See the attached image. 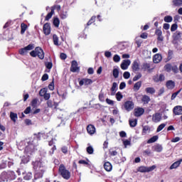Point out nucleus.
I'll return each instance as SVG.
<instances>
[{
  "instance_id": "1",
  "label": "nucleus",
  "mask_w": 182,
  "mask_h": 182,
  "mask_svg": "<svg viewBox=\"0 0 182 182\" xmlns=\"http://www.w3.org/2000/svg\"><path fill=\"white\" fill-rule=\"evenodd\" d=\"M33 166L36 171L35 178H42V177H43V173H45V170H46V168L43 166V163L36 161L33 163Z\"/></svg>"
},
{
  "instance_id": "2",
  "label": "nucleus",
  "mask_w": 182,
  "mask_h": 182,
  "mask_svg": "<svg viewBox=\"0 0 182 182\" xmlns=\"http://www.w3.org/2000/svg\"><path fill=\"white\" fill-rule=\"evenodd\" d=\"M16 178L14 171H4L0 174V182H10Z\"/></svg>"
},
{
  "instance_id": "3",
  "label": "nucleus",
  "mask_w": 182,
  "mask_h": 182,
  "mask_svg": "<svg viewBox=\"0 0 182 182\" xmlns=\"http://www.w3.org/2000/svg\"><path fill=\"white\" fill-rule=\"evenodd\" d=\"M30 55L32 58H39L41 60L45 58V52L41 47H36L30 53Z\"/></svg>"
},
{
  "instance_id": "4",
  "label": "nucleus",
  "mask_w": 182,
  "mask_h": 182,
  "mask_svg": "<svg viewBox=\"0 0 182 182\" xmlns=\"http://www.w3.org/2000/svg\"><path fill=\"white\" fill-rule=\"evenodd\" d=\"M59 173L65 180H69L70 178V172L66 169L63 164L60 165Z\"/></svg>"
},
{
  "instance_id": "5",
  "label": "nucleus",
  "mask_w": 182,
  "mask_h": 182,
  "mask_svg": "<svg viewBox=\"0 0 182 182\" xmlns=\"http://www.w3.org/2000/svg\"><path fill=\"white\" fill-rule=\"evenodd\" d=\"M33 49H35V45L29 44L28 46L24 47L23 48L20 49L19 53L20 55H22L23 56L26 55V53H28V50H33Z\"/></svg>"
},
{
  "instance_id": "6",
  "label": "nucleus",
  "mask_w": 182,
  "mask_h": 182,
  "mask_svg": "<svg viewBox=\"0 0 182 182\" xmlns=\"http://www.w3.org/2000/svg\"><path fill=\"white\" fill-rule=\"evenodd\" d=\"M156 168V166L153 165L152 166H140L138 168V171L139 173H150V171H153Z\"/></svg>"
},
{
  "instance_id": "7",
  "label": "nucleus",
  "mask_w": 182,
  "mask_h": 182,
  "mask_svg": "<svg viewBox=\"0 0 182 182\" xmlns=\"http://www.w3.org/2000/svg\"><path fill=\"white\" fill-rule=\"evenodd\" d=\"M35 151V146L33 144H29L27 146H26V149L24 150V152L28 154V157H29V155L32 154Z\"/></svg>"
},
{
  "instance_id": "8",
  "label": "nucleus",
  "mask_w": 182,
  "mask_h": 182,
  "mask_svg": "<svg viewBox=\"0 0 182 182\" xmlns=\"http://www.w3.org/2000/svg\"><path fill=\"white\" fill-rule=\"evenodd\" d=\"M92 83H93V80L89 78H82L79 82L80 86H83V85H85V86H89V85H92Z\"/></svg>"
},
{
  "instance_id": "9",
  "label": "nucleus",
  "mask_w": 182,
  "mask_h": 182,
  "mask_svg": "<svg viewBox=\"0 0 182 182\" xmlns=\"http://www.w3.org/2000/svg\"><path fill=\"white\" fill-rule=\"evenodd\" d=\"M124 109H127V112H130L134 109V103L132 101H127L124 103Z\"/></svg>"
},
{
  "instance_id": "10",
  "label": "nucleus",
  "mask_w": 182,
  "mask_h": 182,
  "mask_svg": "<svg viewBox=\"0 0 182 182\" xmlns=\"http://www.w3.org/2000/svg\"><path fill=\"white\" fill-rule=\"evenodd\" d=\"M130 63H132L130 60H124L121 63V69L122 70H127L129 66H130Z\"/></svg>"
},
{
  "instance_id": "11",
  "label": "nucleus",
  "mask_w": 182,
  "mask_h": 182,
  "mask_svg": "<svg viewBox=\"0 0 182 182\" xmlns=\"http://www.w3.org/2000/svg\"><path fill=\"white\" fill-rule=\"evenodd\" d=\"M43 31L44 34H46V36L50 35V24H49V23H46L43 25Z\"/></svg>"
},
{
  "instance_id": "12",
  "label": "nucleus",
  "mask_w": 182,
  "mask_h": 182,
  "mask_svg": "<svg viewBox=\"0 0 182 182\" xmlns=\"http://www.w3.org/2000/svg\"><path fill=\"white\" fill-rule=\"evenodd\" d=\"M144 114V109L140 107L134 109V114L136 117H140V116H143Z\"/></svg>"
},
{
  "instance_id": "13",
  "label": "nucleus",
  "mask_w": 182,
  "mask_h": 182,
  "mask_svg": "<svg viewBox=\"0 0 182 182\" xmlns=\"http://www.w3.org/2000/svg\"><path fill=\"white\" fill-rule=\"evenodd\" d=\"M87 132L88 134L92 136V134H95V133H96V127H95L93 124H89L88 126H87Z\"/></svg>"
},
{
  "instance_id": "14",
  "label": "nucleus",
  "mask_w": 182,
  "mask_h": 182,
  "mask_svg": "<svg viewBox=\"0 0 182 182\" xmlns=\"http://www.w3.org/2000/svg\"><path fill=\"white\" fill-rule=\"evenodd\" d=\"M173 112L176 116L182 114V106L178 105L173 109Z\"/></svg>"
},
{
  "instance_id": "15",
  "label": "nucleus",
  "mask_w": 182,
  "mask_h": 182,
  "mask_svg": "<svg viewBox=\"0 0 182 182\" xmlns=\"http://www.w3.org/2000/svg\"><path fill=\"white\" fill-rule=\"evenodd\" d=\"M161 120V114L160 113H156L152 115V122L154 123H159Z\"/></svg>"
},
{
  "instance_id": "16",
  "label": "nucleus",
  "mask_w": 182,
  "mask_h": 182,
  "mask_svg": "<svg viewBox=\"0 0 182 182\" xmlns=\"http://www.w3.org/2000/svg\"><path fill=\"white\" fill-rule=\"evenodd\" d=\"M132 70L134 72H139L140 70V63H139V61L134 60L132 63Z\"/></svg>"
},
{
  "instance_id": "17",
  "label": "nucleus",
  "mask_w": 182,
  "mask_h": 182,
  "mask_svg": "<svg viewBox=\"0 0 182 182\" xmlns=\"http://www.w3.org/2000/svg\"><path fill=\"white\" fill-rule=\"evenodd\" d=\"M70 70L71 72H77V70H79V67H77V62L76 60L72 62Z\"/></svg>"
},
{
  "instance_id": "18",
  "label": "nucleus",
  "mask_w": 182,
  "mask_h": 182,
  "mask_svg": "<svg viewBox=\"0 0 182 182\" xmlns=\"http://www.w3.org/2000/svg\"><path fill=\"white\" fill-rule=\"evenodd\" d=\"M152 149L154 151H156V153H161V151H163V146L160 144L154 145Z\"/></svg>"
},
{
  "instance_id": "19",
  "label": "nucleus",
  "mask_w": 182,
  "mask_h": 182,
  "mask_svg": "<svg viewBox=\"0 0 182 182\" xmlns=\"http://www.w3.org/2000/svg\"><path fill=\"white\" fill-rule=\"evenodd\" d=\"M166 86L167 87V89L169 90H173V87H176V82H174V81L173 80H168L166 82Z\"/></svg>"
},
{
  "instance_id": "20",
  "label": "nucleus",
  "mask_w": 182,
  "mask_h": 182,
  "mask_svg": "<svg viewBox=\"0 0 182 182\" xmlns=\"http://www.w3.org/2000/svg\"><path fill=\"white\" fill-rule=\"evenodd\" d=\"M161 55L156 54L153 58L154 63H160V62H161Z\"/></svg>"
},
{
  "instance_id": "21",
  "label": "nucleus",
  "mask_w": 182,
  "mask_h": 182,
  "mask_svg": "<svg viewBox=\"0 0 182 182\" xmlns=\"http://www.w3.org/2000/svg\"><path fill=\"white\" fill-rule=\"evenodd\" d=\"M145 92L148 95H154L156 93V89L153 87H149L145 89Z\"/></svg>"
},
{
  "instance_id": "22",
  "label": "nucleus",
  "mask_w": 182,
  "mask_h": 182,
  "mask_svg": "<svg viewBox=\"0 0 182 182\" xmlns=\"http://www.w3.org/2000/svg\"><path fill=\"white\" fill-rule=\"evenodd\" d=\"M111 95L112 96H114V94L116 92H117V82H113L112 86L111 87Z\"/></svg>"
},
{
  "instance_id": "23",
  "label": "nucleus",
  "mask_w": 182,
  "mask_h": 182,
  "mask_svg": "<svg viewBox=\"0 0 182 182\" xmlns=\"http://www.w3.org/2000/svg\"><path fill=\"white\" fill-rule=\"evenodd\" d=\"M182 162V159H180L179 161H177L176 162H174L171 166H170V169L173 170L174 168H177V167H178L180 166V164H181Z\"/></svg>"
},
{
  "instance_id": "24",
  "label": "nucleus",
  "mask_w": 182,
  "mask_h": 182,
  "mask_svg": "<svg viewBox=\"0 0 182 182\" xmlns=\"http://www.w3.org/2000/svg\"><path fill=\"white\" fill-rule=\"evenodd\" d=\"M104 168L106 171H112V164H110V162H105L104 164Z\"/></svg>"
},
{
  "instance_id": "25",
  "label": "nucleus",
  "mask_w": 182,
  "mask_h": 182,
  "mask_svg": "<svg viewBox=\"0 0 182 182\" xmlns=\"http://www.w3.org/2000/svg\"><path fill=\"white\" fill-rule=\"evenodd\" d=\"M172 5L176 7L182 6V0H172Z\"/></svg>"
},
{
  "instance_id": "26",
  "label": "nucleus",
  "mask_w": 182,
  "mask_h": 182,
  "mask_svg": "<svg viewBox=\"0 0 182 182\" xmlns=\"http://www.w3.org/2000/svg\"><path fill=\"white\" fill-rule=\"evenodd\" d=\"M53 14H55V7H51V11L47 14L46 21H49V19L52 18Z\"/></svg>"
},
{
  "instance_id": "27",
  "label": "nucleus",
  "mask_w": 182,
  "mask_h": 182,
  "mask_svg": "<svg viewBox=\"0 0 182 182\" xmlns=\"http://www.w3.org/2000/svg\"><path fill=\"white\" fill-rule=\"evenodd\" d=\"M141 101L144 105H148L149 102H150V97L149 95H143Z\"/></svg>"
},
{
  "instance_id": "28",
  "label": "nucleus",
  "mask_w": 182,
  "mask_h": 182,
  "mask_svg": "<svg viewBox=\"0 0 182 182\" xmlns=\"http://www.w3.org/2000/svg\"><path fill=\"white\" fill-rule=\"evenodd\" d=\"M140 87H141V81H139L134 84V90L137 92V90H140Z\"/></svg>"
},
{
  "instance_id": "29",
  "label": "nucleus",
  "mask_w": 182,
  "mask_h": 182,
  "mask_svg": "<svg viewBox=\"0 0 182 182\" xmlns=\"http://www.w3.org/2000/svg\"><path fill=\"white\" fill-rule=\"evenodd\" d=\"M147 133H150V127L149 126L143 127L142 136L147 134Z\"/></svg>"
},
{
  "instance_id": "30",
  "label": "nucleus",
  "mask_w": 182,
  "mask_h": 182,
  "mask_svg": "<svg viewBox=\"0 0 182 182\" xmlns=\"http://www.w3.org/2000/svg\"><path fill=\"white\" fill-rule=\"evenodd\" d=\"M157 140H159V136H154L147 141V143H148V144H150L151 143H155V141H157Z\"/></svg>"
},
{
  "instance_id": "31",
  "label": "nucleus",
  "mask_w": 182,
  "mask_h": 182,
  "mask_svg": "<svg viewBox=\"0 0 182 182\" xmlns=\"http://www.w3.org/2000/svg\"><path fill=\"white\" fill-rule=\"evenodd\" d=\"M10 119L15 123V122H16V119H18V114L16 113L11 112Z\"/></svg>"
},
{
  "instance_id": "32",
  "label": "nucleus",
  "mask_w": 182,
  "mask_h": 182,
  "mask_svg": "<svg viewBox=\"0 0 182 182\" xmlns=\"http://www.w3.org/2000/svg\"><path fill=\"white\" fill-rule=\"evenodd\" d=\"M21 35H23V33H25V31H26V29H28V26L26 24L22 23L21 25Z\"/></svg>"
},
{
  "instance_id": "33",
  "label": "nucleus",
  "mask_w": 182,
  "mask_h": 182,
  "mask_svg": "<svg viewBox=\"0 0 182 182\" xmlns=\"http://www.w3.org/2000/svg\"><path fill=\"white\" fill-rule=\"evenodd\" d=\"M112 75L115 79H117V77H119V68H114Z\"/></svg>"
},
{
  "instance_id": "34",
  "label": "nucleus",
  "mask_w": 182,
  "mask_h": 182,
  "mask_svg": "<svg viewBox=\"0 0 182 182\" xmlns=\"http://www.w3.org/2000/svg\"><path fill=\"white\" fill-rule=\"evenodd\" d=\"M53 39L54 45L58 46L59 45V38H58V36L54 34L53 36Z\"/></svg>"
},
{
  "instance_id": "35",
  "label": "nucleus",
  "mask_w": 182,
  "mask_h": 182,
  "mask_svg": "<svg viewBox=\"0 0 182 182\" xmlns=\"http://www.w3.org/2000/svg\"><path fill=\"white\" fill-rule=\"evenodd\" d=\"M142 69L144 70H150V63H143Z\"/></svg>"
},
{
  "instance_id": "36",
  "label": "nucleus",
  "mask_w": 182,
  "mask_h": 182,
  "mask_svg": "<svg viewBox=\"0 0 182 182\" xmlns=\"http://www.w3.org/2000/svg\"><path fill=\"white\" fill-rule=\"evenodd\" d=\"M166 126H167V123H165V124H161L157 129H156V132L157 133H159V132H161V130H163V129H164L166 127Z\"/></svg>"
},
{
  "instance_id": "37",
  "label": "nucleus",
  "mask_w": 182,
  "mask_h": 182,
  "mask_svg": "<svg viewBox=\"0 0 182 182\" xmlns=\"http://www.w3.org/2000/svg\"><path fill=\"white\" fill-rule=\"evenodd\" d=\"M7 165H8V161H2L1 164H0V170L6 168Z\"/></svg>"
},
{
  "instance_id": "38",
  "label": "nucleus",
  "mask_w": 182,
  "mask_h": 182,
  "mask_svg": "<svg viewBox=\"0 0 182 182\" xmlns=\"http://www.w3.org/2000/svg\"><path fill=\"white\" fill-rule=\"evenodd\" d=\"M180 38H181V33L180 31H176L173 36V38L175 39V41H178Z\"/></svg>"
},
{
  "instance_id": "39",
  "label": "nucleus",
  "mask_w": 182,
  "mask_h": 182,
  "mask_svg": "<svg viewBox=\"0 0 182 182\" xmlns=\"http://www.w3.org/2000/svg\"><path fill=\"white\" fill-rule=\"evenodd\" d=\"M129 126L131 127H136L137 126V119L129 120Z\"/></svg>"
},
{
  "instance_id": "40",
  "label": "nucleus",
  "mask_w": 182,
  "mask_h": 182,
  "mask_svg": "<svg viewBox=\"0 0 182 182\" xmlns=\"http://www.w3.org/2000/svg\"><path fill=\"white\" fill-rule=\"evenodd\" d=\"M46 93H48V88H43L39 92V95L41 97H43Z\"/></svg>"
},
{
  "instance_id": "41",
  "label": "nucleus",
  "mask_w": 182,
  "mask_h": 182,
  "mask_svg": "<svg viewBox=\"0 0 182 182\" xmlns=\"http://www.w3.org/2000/svg\"><path fill=\"white\" fill-rule=\"evenodd\" d=\"M60 23V21H59V18H55L53 20L54 26H55V28H59Z\"/></svg>"
},
{
  "instance_id": "42",
  "label": "nucleus",
  "mask_w": 182,
  "mask_h": 182,
  "mask_svg": "<svg viewBox=\"0 0 182 182\" xmlns=\"http://www.w3.org/2000/svg\"><path fill=\"white\" fill-rule=\"evenodd\" d=\"M173 68V65H171V64H166L165 66H164V69L166 72H171V69Z\"/></svg>"
},
{
  "instance_id": "43",
  "label": "nucleus",
  "mask_w": 182,
  "mask_h": 182,
  "mask_svg": "<svg viewBox=\"0 0 182 182\" xmlns=\"http://www.w3.org/2000/svg\"><path fill=\"white\" fill-rule=\"evenodd\" d=\"M116 99L118 102H120V100H122L123 99V95H122V92H118L116 94Z\"/></svg>"
},
{
  "instance_id": "44",
  "label": "nucleus",
  "mask_w": 182,
  "mask_h": 182,
  "mask_svg": "<svg viewBox=\"0 0 182 182\" xmlns=\"http://www.w3.org/2000/svg\"><path fill=\"white\" fill-rule=\"evenodd\" d=\"M164 20L165 22L170 23L173 21V17L171 16H166Z\"/></svg>"
},
{
  "instance_id": "45",
  "label": "nucleus",
  "mask_w": 182,
  "mask_h": 182,
  "mask_svg": "<svg viewBox=\"0 0 182 182\" xmlns=\"http://www.w3.org/2000/svg\"><path fill=\"white\" fill-rule=\"evenodd\" d=\"M24 180H31L32 178V173H27L23 176Z\"/></svg>"
},
{
  "instance_id": "46",
  "label": "nucleus",
  "mask_w": 182,
  "mask_h": 182,
  "mask_svg": "<svg viewBox=\"0 0 182 182\" xmlns=\"http://www.w3.org/2000/svg\"><path fill=\"white\" fill-rule=\"evenodd\" d=\"M94 151L95 150L93 149V146H90L87 147V152L88 153V154H93Z\"/></svg>"
},
{
  "instance_id": "47",
  "label": "nucleus",
  "mask_w": 182,
  "mask_h": 182,
  "mask_svg": "<svg viewBox=\"0 0 182 182\" xmlns=\"http://www.w3.org/2000/svg\"><path fill=\"white\" fill-rule=\"evenodd\" d=\"M154 80L155 82H163V80H164V75L161 74L157 80L154 78Z\"/></svg>"
},
{
  "instance_id": "48",
  "label": "nucleus",
  "mask_w": 182,
  "mask_h": 182,
  "mask_svg": "<svg viewBox=\"0 0 182 182\" xmlns=\"http://www.w3.org/2000/svg\"><path fill=\"white\" fill-rule=\"evenodd\" d=\"M21 163H23V164H26V163H29V156H23L21 159Z\"/></svg>"
},
{
  "instance_id": "49",
  "label": "nucleus",
  "mask_w": 182,
  "mask_h": 182,
  "mask_svg": "<svg viewBox=\"0 0 182 182\" xmlns=\"http://www.w3.org/2000/svg\"><path fill=\"white\" fill-rule=\"evenodd\" d=\"M113 60L116 63L120 62V57L119 56V55H117V54L114 55L113 57Z\"/></svg>"
},
{
  "instance_id": "50",
  "label": "nucleus",
  "mask_w": 182,
  "mask_h": 182,
  "mask_svg": "<svg viewBox=\"0 0 182 182\" xmlns=\"http://www.w3.org/2000/svg\"><path fill=\"white\" fill-rule=\"evenodd\" d=\"M53 66V64L52 63V62H47L46 63V68H47V69L50 70Z\"/></svg>"
},
{
  "instance_id": "51",
  "label": "nucleus",
  "mask_w": 182,
  "mask_h": 182,
  "mask_svg": "<svg viewBox=\"0 0 182 182\" xmlns=\"http://www.w3.org/2000/svg\"><path fill=\"white\" fill-rule=\"evenodd\" d=\"M141 77V73H139L138 75H136L134 77L133 81L137 82V80H139V79H140Z\"/></svg>"
},
{
  "instance_id": "52",
  "label": "nucleus",
  "mask_w": 182,
  "mask_h": 182,
  "mask_svg": "<svg viewBox=\"0 0 182 182\" xmlns=\"http://www.w3.org/2000/svg\"><path fill=\"white\" fill-rule=\"evenodd\" d=\"M177 28H178L177 23H173L171 27V31L174 32L177 31Z\"/></svg>"
},
{
  "instance_id": "53",
  "label": "nucleus",
  "mask_w": 182,
  "mask_h": 182,
  "mask_svg": "<svg viewBox=\"0 0 182 182\" xmlns=\"http://www.w3.org/2000/svg\"><path fill=\"white\" fill-rule=\"evenodd\" d=\"M60 18H61V19H66V18H68V12L63 11V12L60 14Z\"/></svg>"
},
{
  "instance_id": "54",
  "label": "nucleus",
  "mask_w": 182,
  "mask_h": 182,
  "mask_svg": "<svg viewBox=\"0 0 182 182\" xmlns=\"http://www.w3.org/2000/svg\"><path fill=\"white\" fill-rule=\"evenodd\" d=\"M105 102H106V103H107V105H110L111 106H113V105H114V101H113L109 98H107L105 100Z\"/></svg>"
},
{
  "instance_id": "55",
  "label": "nucleus",
  "mask_w": 182,
  "mask_h": 182,
  "mask_svg": "<svg viewBox=\"0 0 182 182\" xmlns=\"http://www.w3.org/2000/svg\"><path fill=\"white\" fill-rule=\"evenodd\" d=\"M171 70L173 73H178V67L177 65L172 66Z\"/></svg>"
},
{
  "instance_id": "56",
  "label": "nucleus",
  "mask_w": 182,
  "mask_h": 182,
  "mask_svg": "<svg viewBox=\"0 0 182 182\" xmlns=\"http://www.w3.org/2000/svg\"><path fill=\"white\" fill-rule=\"evenodd\" d=\"M7 164H8V167L9 168H11V167H12V166H14V160L9 159V161H7Z\"/></svg>"
},
{
  "instance_id": "57",
  "label": "nucleus",
  "mask_w": 182,
  "mask_h": 182,
  "mask_svg": "<svg viewBox=\"0 0 182 182\" xmlns=\"http://www.w3.org/2000/svg\"><path fill=\"white\" fill-rule=\"evenodd\" d=\"M155 35H156L157 36H161V35H163V32L161 31V30L158 28L155 31Z\"/></svg>"
},
{
  "instance_id": "58",
  "label": "nucleus",
  "mask_w": 182,
  "mask_h": 182,
  "mask_svg": "<svg viewBox=\"0 0 182 182\" xmlns=\"http://www.w3.org/2000/svg\"><path fill=\"white\" fill-rule=\"evenodd\" d=\"M123 76L124 79H129L130 77V73L126 71L124 73Z\"/></svg>"
},
{
  "instance_id": "59",
  "label": "nucleus",
  "mask_w": 182,
  "mask_h": 182,
  "mask_svg": "<svg viewBox=\"0 0 182 182\" xmlns=\"http://www.w3.org/2000/svg\"><path fill=\"white\" fill-rule=\"evenodd\" d=\"M49 79V75L48 74H44L42 76L41 80H43V82H45V80H48Z\"/></svg>"
},
{
  "instance_id": "60",
  "label": "nucleus",
  "mask_w": 182,
  "mask_h": 182,
  "mask_svg": "<svg viewBox=\"0 0 182 182\" xmlns=\"http://www.w3.org/2000/svg\"><path fill=\"white\" fill-rule=\"evenodd\" d=\"M126 87V82H122L119 85V89L120 90H123Z\"/></svg>"
},
{
  "instance_id": "61",
  "label": "nucleus",
  "mask_w": 182,
  "mask_h": 182,
  "mask_svg": "<svg viewBox=\"0 0 182 182\" xmlns=\"http://www.w3.org/2000/svg\"><path fill=\"white\" fill-rule=\"evenodd\" d=\"M43 97H44L45 100H49L50 99V94L47 92Z\"/></svg>"
},
{
  "instance_id": "62",
  "label": "nucleus",
  "mask_w": 182,
  "mask_h": 182,
  "mask_svg": "<svg viewBox=\"0 0 182 182\" xmlns=\"http://www.w3.org/2000/svg\"><path fill=\"white\" fill-rule=\"evenodd\" d=\"M105 58H112V53L109 51H105Z\"/></svg>"
},
{
  "instance_id": "63",
  "label": "nucleus",
  "mask_w": 182,
  "mask_h": 182,
  "mask_svg": "<svg viewBox=\"0 0 182 182\" xmlns=\"http://www.w3.org/2000/svg\"><path fill=\"white\" fill-rule=\"evenodd\" d=\"M88 75H93L95 73V70L92 68H89L87 70Z\"/></svg>"
},
{
  "instance_id": "64",
  "label": "nucleus",
  "mask_w": 182,
  "mask_h": 182,
  "mask_svg": "<svg viewBox=\"0 0 182 182\" xmlns=\"http://www.w3.org/2000/svg\"><path fill=\"white\" fill-rule=\"evenodd\" d=\"M163 93H164V87L160 88V90H159V92H158V96H161V95H163Z\"/></svg>"
}]
</instances>
